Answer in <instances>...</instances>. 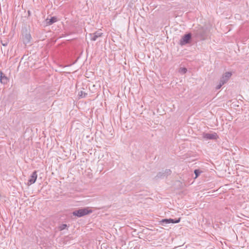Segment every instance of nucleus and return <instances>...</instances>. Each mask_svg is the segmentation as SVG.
I'll return each mask as SVG.
<instances>
[{"mask_svg": "<svg viewBox=\"0 0 249 249\" xmlns=\"http://www.w3.org/2000/svg\"><path fill=\"white\" fill-rule=\"evenodd\" d=\"M37 177V172L36 171H34L30 176V178L28 180L27 185L29 186L35 183Z\"/></svg>", "mask_w": 249, "mask_h": 249, "instance_id": "423d86ee", "label": "nucleus"}, {"mask_svg": "<svg viewBox=\"0 0 249 249\" xmlns=\"http://www.w3.org/2000/svg\"><path fill=\"white\" fill-rule=\"evenodd\" d=\"M0 43L3 46H7L9 43V40L7 38H4V39L0 40Z\"/></svg>", "mask_w": 249, "mask_h": 249, "instance_id": "4468645a", "label": "nucleus"}, {"mask_svg": "<svg viewBox=\"0 0 249 249\" xmlns=\"http://www.w3.org/2000/svg\"><path fill=\"white\" fill-rule=\"evenodd\" d=\"M165 177V175L164 174V171H162L159 172L157 174V175H156V176H155V178L156 179H158L159 178H162Z\"/></svg>", "mask_w": 249, "mask_h": 249, "instance_id": "f8f14e48", "label": "nucleus"}, {"mask_svg": "<svg viewBox=\"0 0 249 249\" xmlns=\"http://www.w3.org/2000/svg\"><path fill=\"white\" fill-rule=\"evenodd\" d=\"M193 34L189 32L184 35L179 40V44L184 46L192 42Z\"/></svg>", "mask_w": 249, "mask_h": 249, "instance_id": "7ed1b4c3", "label": "nucleus"}, {"mask_svg": "<svg viewBox=\"0 0 249 249\" xmlns=\"http://www.w3.org/2000/svg\"><path fill=\"white\" fill-rule=\"evenodd\" d=\"M202 172V171H201L200 169H195L194 170V174L195 175V178H197L199 175Z\"/></svg>", "mask_w": 249, "mask_h": 249, "instance_id": "ddd939ff", "label": "nucleus"}, {"mask_svg": "<svg viewBox=\"0 0 249 249\" xmlns=\"http://www.w3.org/2000/svg\"><path fill=\"white\" fill-rule=\"evenodd\" d=\"M57 21V18L56 17H51L50 18L48 17L45 19L46 25H51Z\"/></svg>", "mask_w": 249, "mask_h": 249, "instance_id": "1a4fd4ad", "label": "nucleus"}, {"mask_svg": "<svg viewBox=\"0 0 249 249\" xmlns=\"http://www.w3.org/2000/svg\"><path fill=\"white\" fill-rule=\"evenodd\" d=\"M164 171L165 177H167L171 175L172 171L170 169H166Z\"/></svg>", "mask_w": 249, "mask_h": 249, "instance_id": "dca6fc26", "label": "nucleus"}, {"mask_svg": "<svg viewBox=\"0 0 249 249\" xmlns=\"http://www.w3.org/2000/svg\"><path fill=\"white\" fill-rule=\"evenodd\" d=\"M193 35L195 37L204 40L207 38L208 36V31L206 28L199 26L193 31Z\"/></svg>", "mask_w": 249, "mask_h": 249, "instance_id": "f257e3e1", "label": "nucleus"}, {"mask_svg": "<svg viewBox=\"0 0 249 249\" xmlns=\"http://www.w3.org/2000/svg\"><path fill=\"white\" fill-rule=\"evenodd\" d=\"M31 38L32 37L30 34L27 31L23 34L22 39L24 44H28L30 42Z\"/></svg>", "mask_w": 249, "mask_h": 249, "instance_id": "6e6552de", "label": "nucleus"}, {"mask_svg": "<svg viewBox=\"0 0 249 249\" xmlns=\"http://www.w3.org/2000/svg\"><path fill=\"white\" fill-rule=\"evenodd\" d=\"M231 75L232 74L231 72H226L221 77L220 81L222 82V84H225L229 80Z\"/></svg>", "mask_w": 249, "mask_h": 249, "instance_id": "0eeeda50", "label": "nucleus"}, {"mask_svg": "<svg viewBox=\"0 0 249 249\" xmlns=\"http://www.w3.org/2000/svg\"><path fill=\"white\" fill-rule=\"evenodd\" d=\"M103 34L99 32H96L93 34H89L90 38L92 41H95L99 37H101Z\"/></svg>", "mask_w": 249, "mask_h": 249, "instance_id": "9d476101", "label": "nucleus"}, {"mask_svg": "<svg viewBox=\"0 0 249 249\" xmlns=\"http://www.w3.org/2000/svg\"><path fill=\"white\" fill-rule=\"evenodd\" d=\"M79 96L80 97H81V98H84V97H85L87 95V93H85V92L83 91H81L79 93Z\"/></svg>", "mask_w": 249, "mask_h": 249, "instance_id": "f3484780", "label": "nucleus"}, {"mask_svg": "<svg viewBox=\"0 0 249 249\" xmlns=\"http://www.w3.org/2000/svg\"><path fill=\"white\" fill-rule=\"evenodd\" d=\"M68 227V225L66 224H62L59 226L60 231H62Z\"/></svg>", "mask_w": 249, "mask_h": 249, "instance_id": "2eb2a0df", "label": "nucleus"}, {"mask_svg": "<svg viewBox=\"0 0 249 249\" xmlns=\"http://www.w3.org/2000/svg\"><path fill=\"white\" fill-rule=\"evenodd\" d=\"M223 85H224V84H222V82L219 81V84L216 86L215 88L216 89H220Z\"/></svg>", "mask_w": 249, "mask_h": 249, "instance_id": "a211bd4d", "label": "nucleus"}, {"mask_svg": "<svg viewBox=\"0 0 249 249\" xmlns=\"http://www.w3.org/2000/svg\"><path fill=\"white\" fill-rule=\"evenodd\" d=\"M180 71L183 73H185L187 72V69L185 68H181L180 69Z\"/></svg>", "mask_w": 249, "mask_h": 249, "instance_id": "6ab92c4d", "label": "nucleus"}, {"mask_svg": "<svg viewBox=\"0 0 249 249\" xmlns=\"http://www.w3.org/2000/svg\"><path fill=\"white\" fill-rule=\"evenodd\" d=\"M181 220V218H164L162 219L160 221V224L162 226H165L166 225L170 224V223H178L180 222Z\"/></svg>", "mask_w": 249, "mask_h": 249, "instance_id": "20e7f679", "label": "nucleus"}, {"mask_svg": "<svg viewBox=\"0 0 249 249\" xmlns=\"http://www.w3.org/2000/svg\"><path fill=\"white\" fill-rule=\"evenodd\" d=\"M92 212V211L88 207H84L76 209L72 212L73 215L78 217H83L85 215L89 214Z\"/></svg>", "mask_w": 249, "mask_h": 249, "instance_id": "f03ea898", "label": "nucleus"}, {"mask_svg": "<svg viewBox=\"0 0 249 249\" xmlns=\"http://www.w3.org/2000/svg\"><path fill=\"white\" fill-rule=\"evenodd\" d=\"M203 138L206 140H217L219 137L216 133L213 132L212 133H203L202 134Z\"/></svg>", "mask_w": 249, "mask_h": 249, "instance_id": "39448f33", "label": "nucleus"}, {"mask_svg": "<svg viewBox=\"0 0 249 249\" xmlns=\"http://www.w3.org/2000/svg\"><path fill=\"white\" fill-rule=\"evenodd\" d=\"M0 82L2 84H6L7 83L8 81V78L5 75V74L0 72Z\"/></svg>", "mask_w": 249, "mask_h": 249, "instance_id": "9b49d317", "label": "nucleus"}]
</instances>
